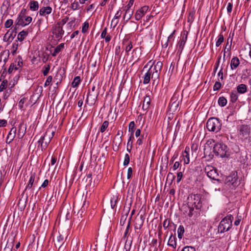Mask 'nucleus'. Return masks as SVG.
I'll list each match as a JSON object with an SVG mask.
<instances>
[{"mask_svg": "<svg viewBox=\"0 0 251 251\" xmlns=\"http://www.w3.org/2000/svg\"><path fill=\"white\" fill-rule=\"evenodd\" d=\"M149 7L147 5L143 6L138 9L135 14V19L136 21L140 20L148 11Z\"/></svg>", "mask_w": 251, "mask_h": 251, "instance_id": "13", "label": "nucleus"}, {"mask_svg": "<svg viewBox=\"0 0 251 251\" xmlns=\"http://www.w3.org/2000/svg\"><path fill=\"white\" fill-rule=\"evenodd\" d=\"M79 4L77 1H74L71 4V8L73 10H76L78 8Z\"/></svg>", "mask_w": 251, "mask_h": 251, "instance_id": "51", "label": "nucleus"}, {"mask_svg": "<svg viewBox=\"0 0 251 251\" xmlns=\"http://www.w3.org/2000/svg\"><path fill=\"white\" fill-rule=\"evenodd\" d=\"M109 125V123L107 121H105L102 124L100 128V131L102 133L104 132L106 129L107 128Z\"/></svg>", "mask_w": 251, "mask_h": 251, "instance_id": "43", "label": "nucleus"}, {"mask_svg": "<svg viewBox=\"0 0 251 251\" xmlns=\"http://www.w3.org/2000/svg\"><path fill=\"white\" fill-rule=\"evenodd\" d=\"M89 28V24L88 22H85L84 23L82 27V32L83 33L86 32Z\"/></svg>", "mask_w": 251, "mask_h": 251, "instance_id": "50", "label": "nucleus"}, {"mask_svg": "<svg viewBox=\"0 0 251 251\" xmlns=\"http://www.w3.org/2000/svg\"><path fill=\"white\" fill-rule=\"evenodd\" d=\"M18 128L17 136L18 138L21 139L23 137L25 133L26 127L24 126V124L21 123L20 124Z\"/></svg>", "mask_w": 251, "mask_h": 251, "instance_id": "20", "label": "nucleus"}, {"mask_svg": "<svg viewBox=\"0 0 251 251\" xmlns=\"http://www.w3.org/2000/svg\"><path fill=\"white\" fill-rule=\"evenodd\" d=\"M150 104V98L149 97H146L144 98L142 108L144 110H147L148 109Z\"/></svg>", "mask_w": 251, "mask_h": 251, "instance_id": "31", "label": "nucleus"}, {"mask_svg": "<svg viewBox=\"0 0 251 251\" xmlns=\"http://www.w3.org/2000/svg\"><path fill=\"white\" fill-rule=\"evenodd\" d=\"M221 87V83L219 81H216L213 86L214 91H218Z\"/></svg>", "mask_w": 251, "mask_h": 251, "instance_id": "53", "label": "nucleus"}, {"mask_svg": "<svg viewBox=\"0 0 251 251\" xmlns=\"http://www.w3.org/2000/svg\"><path fill=\"white\" fill-rule=\"evenodd\" d=\"M18 45H19L17 41H15L13 43L11 51V52L13 55H14L16 53L17 50H18Z\"/></svg>", "mask_w": 251, "mask_h": 251, "instance_id": "42", "label": "nucleus"}, {"mask_svg": "<svg viewBox=\"0 0 251 251\" xmlns=\"http://www.w3.org/2000/svg\"><path fill=\"white\" fill-rule=\"evenodd\" d=\"M16 133V128L15 127H12L10 130L7 138H6V143L8 144H10L12 142L13 139H14Z\"/></svg>", "mask_w": 251, "mask_h": 251, "instance_id": "17", "label": "nucleus"}, {"mask_svg": "<svg viewBox=\"0 0 251 251\" xmlns=\"http://www.w3.org/2000/svg\"><path fill=\"white\" fill-rule=\"evenodd\" d=\"M121 13H122V12L121 11L120 9H119L117 12V13H116V14L115 15L113 19H112V21H111V26H112V25H113V22H114V21L116 20V19H119L120 17H121Z\"/></svg>", "mask_w": 251, "mask_h": 251, "instance_id": "45", "label": "nucleus"}, {"mask_svg": "<svg viewBox=\"0 0 251 251\" xmlns=\"http://www.w3.org/2000/svg\"><path fill=\"white\" fill-rule=\"evenodd\" d=\"M52 11V9L50 6H44L40 9L39 14L40 16L46 17L47 18L49 14Z\"/></svg>", "mask_w": 251, "mask_h": 251, "instance_id": "16", "label": "nucleus"}, {"mask_svg": "<svg viewBox=\"0 0 251 251\" xmlns=\"http://www.w3.org/2000/svg\"><path fill=\"white\" fill-rule=\"evenodd\" d=\"M80 80V76H75L72 83V86L73 87H77L79 85Z\"/></svg>", "mask_w": 251, "mask_h": 251, "instance_id": "37", "label": "nucleus"}, {"mask_svg": "<svg viewBox=\"0 0 251 251\" xmlns=\"http://www.w3.org/2000/svg\"><path fill=\"white\" fill-rule=\"evenodd\" d=\"M182 99L180 98V96L178 93H175L171 99L170 103H176V102H180Z\"/></svg>", "mask_w": 251, "mask_h": 251, "instance_id": "30", "label": "nucleus"}, {"mask_svg": "<svg viewBox=\"0 0 251 251\" xmlns=\"http://www.w3.org/2000/svg\"><path fill=\"white\" fill-rule=\"evenodd\" d=\"M7 121L4 120V119H2V120H0V127H4L6 126L7 125Z\"/></svg>", "mask_w": 251, "mask_h": 251, "instance_id": "63", "label": "nucleus"}, {"mask_svg": "<svg viewBox=\"0 0 251 251\" xmlns=\"http://www.w3.org/2000/svg\"><path fill=\"white\" fill-rule=\"evenodd\" d=\"M132 48H133V45L132 44V43L131 42H130L126 46V48H125L126 52L127 54H128V52L131 50L132 49Z\"/></svg>", "mask_w": 251, "mask_h": 251, "instance_id": "48", "label": "nucleus"}, {"mask_svg": "<svg viewBox=\"0 0 251 251\" xmlns=\"http://www.w3.org/2000/svg\"><path fill=\"white\" fill-rule=\"evenodd\" d=\"M240 64V61L238 57H233L230 62V68L231 70L236 69Z\"/></svg>", "mask_w": 251, "mask_h": 251, "instance_id": "21", "label": "nucleus"}, {"mask_svg": "<svg viewBox=\"0 0 251 251\" xmlns=\"http://www.w3.org/2000/svg\"><path fill=\"white\" fill-rule=\"evenodd\" d=\"M64 33V31L61 25V22H58L53 27L52 34L56 39L60 40L62 38Z\"/></svg>", "mask_w": 251, "mask_h": 251, "instance_id": "9", "label": "nucleus"}, {"mask_svg": "<svg viewBox=\"0 0 251 251\" xmlns=\"http://www.w3.org/2000/svg\"><path fill=\"white\" fill-rule=\"evenodd\" d=\"M232 9V4L230 2L228 3L227 6V11L228 13L231 12Z\"/></svg>", "mask_w": 251, "mask_h": 251, "instance_id": "64", "label": "nucleus"}, {"mask_svg": "<svg viewBox=\"0 0 251 251\" xmlns=\"http://www.w3.org/2000/svg\"><path fill=\"white\" fill-rule=\"evenodd\" d=\"M26 10L25 9H22L20 13H19L17 18H20L22 17L23 16H25Z\"/></svg>", "mask_w": 251, "mask_h": 251, "instance_id": "58", "label": "nucleus"}, {"mask_svg": "<svg viewBox=\"0 0 251 251\" xmlns=\"http://www.w3.org/2000/svg\"><path fill=\"white\" fill-rule=\"evenodd\" d=\"M144 221L142 219V217L139 219H137L136 220V222L134 225V227L135 229H141L143 225Z\"/></svg>", "mask_w": 251, "mask_h": 251, "instance_id": "29", "label": "nucleus"}, {"mask_svg": "<svg viewBox=\"0 0 251 251\" xmlns=\"http://www.w3.org/2000/svg\"><path fill=\"white\" fill-rule=\"evenodd\" d=\"M27 34V31L22 30L18 34L17 39L19 41L22 42L25 39Z\"/></svg>", "mask_w": 251, "mask_h": 251, "instance_id": "28", "label": "nucleus"}, {"mask_svg": "<svg viewBox=\"0 0 251 251\" xmlns=\"http://www.w3.org/2000/svg\"><path fill=\"white\" fill-rule=\"evenodd\" d=\"M29 8L31 11H35L39 8V3L37 1L31 0L29 3Z\"/></svg>", "mask_w": 251, "mask_h": 251, "instance_id": "24", "label": "nucleus"}, {"mask_svg": "<svg viewBox=\"0 0 251 251\" xmlns=\"http://www.w3.org/2000/svg\"><path fill=\"white\" fill-rule=\"evenodd\" d=\"M179 102H176V103H170V110L173 112L176 111L178 108L179 105Z\"/></svg>", "mask_w": 251, "mask_h": 251, "instance_id": "34", "label": "nucleus"}, {"mask_svg": "<svg viewBox=\"0 0 251 251\" xmlns=\"http://www.w3.org/2000/svg\"><path fill=\"white\" fill-rule=\"evenodd\" d=\"M25 101V98H22L20 100L18 103V106L19 107L22 109L24 107V104Z\"/></svg>", "mask_w": 251, "mask_h": 251, "instance_id": "56", "label": "nucleus"}, {"mask_svg": "<svg viewBox=\"0 0 251 251\" xmlns=\"http://www.w3.org/2000/svg\"><path fill=\"white\" fill-rule=\"evenodd\" d=\"M175 33V31L171 33L170 36L168 37L167 40L165 41V43H162V47L164 48H166L169 45V42H170L171 40H173L174 38V34Z\"/></svg>", "mask_w": 251, "mask_h": 251, "instance_id": "35", "label": "nucleus"}, {"mask_svg": "<svg viewBox=\"0 0 251 251\" xmlns=\"http://www.w3.org/2000/svg\"><path fill=\"white\" fill-rule=\"evenodd\" d=\"M64 241V237L62 235L59 234L56 238V241H55V245L56 246H59L60 247Z\"/></svg>", "mask_w": 251, "mask_h": 251, "instance_id": "32", "label": "nucleus"}, {"mask_svg": "<svg viewBox=\"0 0 251 251\" xmlns=\"http://www.w3.org/2000/svg\"><path fill=\"white\" fill-rule=\"evenodd\" d=\"M237 92L239 94H244L247 91V87L244 84H240L237 86Z\"/></svg>", "mask_w": 251, "mask_h": 251, "instance_id": "22", "label": "nucleus"}, {"mask_svg": "<svg viewBox=\"0 0 251 251\" xmlns=\"http://www.w3.org/2000/svg\"><path fill=\"white\" fill-rule=\"evenodd\" d=\"M32 20V18L30 16H23L17 19L16 24L24 27L29 25L31 22Z\"/></svg>", "mask_w": 251, "mask_h": 251, "instance_id": "12", "label": "nucleus"}, {"mask_svg": "<svg viewBox=\"0 0 251 251\" xmlns=\"http://www.w3.org/2000/svg\"><path fill=\"white\" fill-rule=\"evenodd\" d=\"M50 70V65L49 64L43 67V74L46 76L48 75Z\"/></svg>", "mask_w": 251, "mask_h": 251, "instance_id": "47", "label": "nucleus"}, {"mask_svg": "<svg viewBox=\"0 0 251 251\" xmlns=\"http://www.w3.org/2000/svg\"><path fill=\"white\" fill-rule=\"evenodd\" d=\"M143 139L144 137L143 136H141L136 141V144L138 146L141 145L143 143Z\"/></svg>", "mask_w": 251, "mask_h": 251, "instance_id": "59", "label": "nucleus"}, {"mask_svg": "<svg viewBox=\"0 0 251 251\" xmlns=\"http://www.w3.org/2000/svg\"><path fill=\"white\" fill-rule=\"evenodd\" d=\"M13 21L12 19H8L5 22L4 26L5 28H9L13 25Z\"/></svg>", "mask_w": 251, "mask_h": 251, "instance_id": "49", "label": "nucleus"}, {"mask_svg": "<svg viewBox=\"0 0 251 251\" xmlns=\"http://www.w3.org/2000/svg\"><path fill=\"white\" fill-rule=\"evenodd\" d=\"M168 245L172 247L174 249H176V237L173 236L172 234L169 237Z\"/></svg>", "mask_w": 251, "mask_h": 251, "instance_id": "23", "label": "nucleus"}, {"mask_svg": "<svg viewBox=\"0 0 251 251\" xmlns=\"http://www.w3.org/2000/svg\"><path fill=\"white\" fill-rule=\"evenodd\" d=\"M179 166H180V163L178 161H176L174 163V165H173V166L172 167L173 170V171H176L177 169L178 168Z\"/></svg>", "mask_w": 251, "mask_h": 251, "instance_id": "61", "label": "nucleus"}, {"mask_svg": "<svg viewBox=\"0 0 251 251\" xmlns=\"http://www.w3.org/2000/svg\"><path fill=\"white\" fill-rule=\"evenodd\" d=\"M134 0H129L128 4L126 6L124 10L125 11L124 16V19H126V22L129 20L133 14V10L131 9V7L133 5Z\"/></svg>", "mask_w": 251, "mask_h": 251, "instance_id": "8", "label": "nucleus"}, {"mask_svg": "<svg viewBox=\"0 0 251 251\" xmlns=\"http://www.w3.org/2000/svg\"><path fill=\"white\" fill-rule=\"evenodd\" d=\"M130 161V157L128 153H126L125 155L124 161L123 162L124 166H127Z\"/></svg>", "mask_w": 251, "mask_h": 251, "instance_id": "46", "label": "nucleus"}, {"mask_svg": "<svg viewBox=\"0 0 251 251\" xmlns=\"http://www.w3.org/2000/svg\"><path fill=\"white\" fill-rule=\"evenodd\" d=\"M187 34H185V33H184L181 37V39L178 44V46H177V53H179V54H181L183 50V48L184 47V45L185 44V43L187 41Z\"/></svg>", "mask_w": 251, "mask_h": 251, "instance_id": "14", "label": "nucleus"}, {"mask_svg": "<svg viewBox=\"0 0 251 251\" xmlns=\"http://www.w3.org/2000/svg\"><path fill=\"white\" fill-rule=\"evenodd\" d=\"M98 94L89 92L87 94L86 102L90 105H93L95 103Z\"/></svg>", "mask_w": 251, "mask_h": 251, "instance_id": "15", "label": "nucleus"}, {"mask_svg": "<svg viewBox=\"0 0 251 251\" xmlns=\"http://www.w3.org/2000/svg\"><path fill=\"white\" fill-rule=\"evenodd\" d=\"M162 66L163 64L161 61H157L152 65L144 75L143 84H148L151 79L152 84L157 85L159 82V76Z\"/></svg>", "mask_w": 251, "mask_h": 251, "instance_id": "1", "label": "nucleus"}, {"mask_svg": "<svg viewBox=\"0 0 251 251\" xmlns=\"http://www.w3.org/2000/svg\"><path fill=\"white\" fill-rule=\"evenodd\" d=\"M184 232V228L183 226L180 225L179 226L177 229L178 237L181 239Z\"/></svg>", "mask_w": 251, "mask_h": 251, "instance_id": "41", "label": "nucleus"}, {"mask_svg": "<svg viewBox=\"0 0 251 251\" xmlns=\"http://www.w3.org/2000/svg\"><path fill=\"white\" fill-rule=\"evenodd\" d=\"M181 251H196L195 248L191 246H185Z\"/></svg>", "mask_w": 251, "mask_h": 251, "instance_id": "55", "label": "nucleus"}, {"mask_svg": "<svg viewBox=\"0 0 251 251\" xmlns=\"http://www.w3.org/2000/svg\"><path fill=\"white\" fill-rule=\"evenodd\" d=\"M64 48V44L61 43L57 46L54 49V51L52 53L53 56H55L56 55Z\"/></svg>", "mask_w": 251, "mask_h": 251, "instance_id": "27", "label": "nucleus"}, {"mask_svg": "<svg viewBox=\"0 0 251 251\" xmlns=\"http://www.w3.org/2000/svg\"><path fill=\"white\" fill-rule=\"evenodd\" d=\"M250 129L247 125H242L240 129V134L245 137V139H248L249 142L251 141V137L250 136Z\"/></svg>", "mask_w": 251, "mask_h": 251, "instance_id": "11", "label": "nucleus"}, {"mask_svg": "<svg viewBox=\"0 0 251 251\" xmlns=\"http://www.w3.org/2000/svg\"><path fill=\"white\" fill-rule=\"evenodd\" d=\"M118 201V197L117 196L113 195L110 200L111 206L112 209H114L115 207L117 202Z\"/></svg>", "mask_w": 251, "mask_h": 251, "instance_id": "38", "label": "nucleus"}, {"mask_svg": "<svg viewBox=\"0 0 251 251\" xmlns=\"http://www.w3.org/2000/svg\"><path fill=\"white\" fill-rule=\"evenodd\" d=\"M213 151L217 155L224 157L227 151V147L222 143H218L215 144Z\"/></svg>", "mask_w": 251, "mask_h": 251, "instance_id": "5", "label": "nucleus"}, {"mask_svg": "<svg viewBox=\"0 0 251 251\" xmlns=\"http://www.w3.org/2000/svg\"><path fill=\"white\" fill-rule=\"evenodd\" d=\"M205 172L206 173L208 177L210 178L217 180L218 181H220V180L218 178L219 174L217 173V171L216 169L211 166H207L205 168Z\"/></svg>", "mask_w": 251, "mask_h": 251, "instance_id": "10", "label": "nucleus"}, {"mask_svg": "<svg viewBox=\"0 0 251 251\" xmlns=\"http://www.w3.org/2000/svg\"><path fill=\"white\" fill-rule=\"evenodd\" d=\"M54 132H51V136L48 135V132H46L45 134V135L43 136H42L39 140L38 141V143L41 145V147L42 149V150H45L46 149L47 146L50 142V141L51 139L53 136Z\"/></svg>", "mask_w": 251, "mask_h": 251, "instance_id": "7", "label": "nucleus"}, {"mask_svg": "<svg viewBox=\"0 0 251 251\" xmlns=\"http://www.w3.org/2000/svg\"><path fill=\"white\" fill-rule=\"evenodd\" d=\"M188 203H192L196 209H198L201 207V197L199 194H191L188 197Z\"/></svg>", "mask_w": 251, "mask_h": 251, "instance_id": "6", "label": "nucleus"}, {"mask_svg": "<svg viewBox=\"0 0 251 251\" xmlns=\"http://www.w3.org/2000/svg\"><path fill=\"white\" fill-rule=\"evenodd\" d=\"M52 80V76L51 75L47 77V80L44 83V86L47 87V86L50 85Z\"/></svg>", "mask_w": 251, "mask_h": 251, "instance_id": "52", "label": "nucleus"}, {"mask_svg": "<svg viewBox=\"0 0 251 251\" xmlns=\"http://www.w3.org/2000/svg\"><path fill=\"white\" fill-rule=\"evenodd\" d=\"M134 127H135V123H134V121L130 122L128 125V130H129V132H131V134L133 135Z\"/></svg>", "mask_w": 251, "mask_h": 251, "instance_id": "44", "label": "nucleus"}, {"mask_svg": "<svg viewBox=\"0 0 251 251\" xmlns=\"http://www.w3.org/2000/svg\"><path fill=\"white\" fill-rule=\"evenodd\" d=\"M234 217L231 214L227 215L220 222L218 226V232L220 233L228 231L232 226Z\"/></svg>", "mask_w": 251, "mask_h": 251, "instance_id": "3", "label": "nucleus"}, {"mask_svg": "<svg viewBox=\"0 0 251 251\" xmlns=\"http://www.w3.org/2000/svg\"><path fill=\"white\" fill-rule=\"evenodd\" d=\"M184 208L185 209V212L189 216V217H192L194 215V208L193 207H191L188 204L187 206H185Z\"/></svg>", "mask_w": 251, "mask_h": 251, "instance_id": "25", "label": "nucleus"}, {"mask_svg": "<svg viewBox=\"0 0 251 251\" xmlns=\"http://www.w3.org/2000/svg\"><path fill=\"white\" fill-rule=\"evenodd\" d=\"M224 40V37L222 33H220L218 36V39L216 43V47H219L223 42Z\"/></svg>", "mask_w": 251, "mask_h": 251, "instance_id": "39", "label": "nucleus"}, {"mask_svg": "<svg viewBox=\"0 0 251 251\" xmlns=\"http://www.w3.org/2000/svg\"><path fill=\"white\" fill-rule=\"evenodd\" d=\"M222 124L219 119L217 118H210L206 123L207 129L211 132L217 133L221 130Z\"/></svg>", "mask_w": 251, "mask_h": 251, "instance_id": "4", "label": "nucleus"}, {"mask_svg": "<svg viewBox=\"0 0 251 251\" xmlns=\"http://www.w3.org/2000/svg\"><path fill=\"white\" fill-rule=\"evenodd\" d=\"M14 69L16 70L18 69V68L15 65H14V64H11L10 65L8 70V73L11 74Z\"/></svg>", "mask_w": 251, "mask_h": 251, "instance_id": "54", "label": "nucleus"}, {"mask_svg": "<svg viewBox=\"0 0 251 251\" xmlns=\"http://www.w3.org/2000/svg\"><path fill=\"white\" fill-rule=\"evenodd\" d=\"M132 175V169L131 167H129L127 170V178L128 179H130Z\"/></svg>", "mask_w": 251, "mask_h": 251, "instance_id": "57", "label": "nucleus"}, {"mask_svg": "<svg viewBox=\"0 0 251 251\" xmlns=\"http://www.w3.org/2000/svg\"><path fill=\"white\" fill-rule=\"evenodd\" d=\"M240 183L237 172L236 171L232 172L229 176L226 177L225 180L226 187L230 190H235Z\"/></svg>", "mask_w": 251, "mask_h": 251, "instance_id": "2", "label": "nucleus"}, {"mask_svg": "<svg viewBox=\"0 0 251 251\" xmlns=\"http://www.w3.org/2000/svg\"><path fill=\"white\" fill-rule=\"evenodd\" d=\"M189 151L190 148L188 147H186L184 151L182 152V156L184 163L185 164H188L190 162Z\"/></svg>", "mask_w": 251, "mask_h": 251, "instance_id": "19", "label": "nucleus"}, {"mask_svg": "<svg viewBox=\"0 0 251 251\" xmlns=\"http://www.w3.org/2000/svg\"><path fill=\"white\" fill-rule=\"evenodd\" d=\"M175 68V63L174 62H172L169 68V73L171 71V74L173 73V72Z\"/></svg>", "mask_w": 251, "mask_h": 251, "instance_id": "62", "label": "nucleus"}, {"mask_svg": "<svg viewBox=\"0 0 251 251\" xmlns=\"http://www.w3.org/2000/svg\"><path fill=\"white\" fill-rule=\"evenodd\" d=\"M8 85V80L4 79L2 80L1 83L0 84V92L6 89Z\"/></svg>", "mask_w": 251, "mask_h": 251, "instance_id": "40", "label": "nucleus"}, {"mask_svg": "<svg viewBox=\"0 0 251 251\" xmlns=\"http://www.w3.org/2000/svg\"><path fill=\"white\" fill-rule=\"evenodd\" d=\"M218 104L222 107H224L227 103V100L224 97H220L218 100Z\"/></svg>", "mask_w": 251, "mask_h": 251, "instance_id": "36", "label": "nucleus"}, {"mask_svg": "<svg viewBox=\"0 0 251 251\" xmlns=\"http://www.w3.org/2000/svg\"><path fill=\"white\" fill-rule=\"evenodd\" d=\"M14 239L13 237L8 238L5 248L12 250L14 247Z\"/></svg>", "mask_w": 251, "mask_h": 251, "instance_id": "33", "label": "nucleus"}, {"mask_svg": "<svg viewBox=\"0 0 251 251\" xmlns=\"http://www.w3.org/2000/svg\"><path fill=\"white\" fill-rule=\"evenodd\" d=\"M36 174L33 173L31 174L28 183L25 187V190L31 189L33 186H34L36 182L35 181Z\"/></svg>", "mask_w": 251, "mask_h": 251, "instance_id": "18", "label": "nucleus"}, {"mask_svg": "<svg viewBox=\"0 0 251 251\" xmlns=\"http://www.w3.org/2000/svg\"><path fill=\"white\" fill-rule=\"evenodd\" d=\"M182 176H183V174H182V172H180L177 173V180H176L177 183H179L180 181V180L182 179Z\"/></svg>", "mask_w": 251, "mask_h": 251, "instance_id": "60", "label": "nucleus"}, {"mask_svg": "<svg viewBox=\"0 0 251 251\" xmlns=\"http://www.w3.org/2000/svg\"><path fill=\"white\" fill-rule=\"evenodd\" d=\"M238 98L237 92L235 91H232L230 94V101L232 103H235Z\"/></svg>", "mask_w": 251, "mask_h": 251, "instance_id": "26", "label": "nucleus"}]
</instances>
